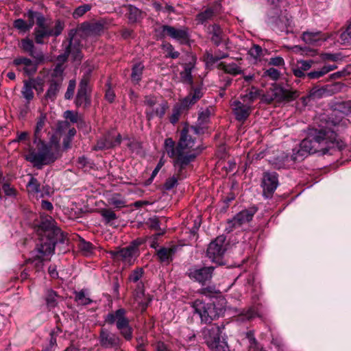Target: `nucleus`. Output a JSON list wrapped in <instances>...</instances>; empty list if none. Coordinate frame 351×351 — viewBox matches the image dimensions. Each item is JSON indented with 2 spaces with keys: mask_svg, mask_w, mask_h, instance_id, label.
Masks as SVG:
<instances>
[{
  "mask_svg": "<svg viewBox=\"0 0 351 351\" xmlns=\"http://www.w3.org/2000/svg\"><path fill=\"white\" fill-rule=\"evenodd\" d=\"M147 241V237L137 238L136 239L132 241L130 243V245L132 247H133L134 250H135L139 254L138 247L141 246V245L145 243Z\"/></svg>",
  "mask_w": 351,
  "mask_h": 351,
  "instance_id": "e2e57ef3",
  "label": "nucleus"
},
{
  "mask_svg": "<svg viewBox=\"0 0 351 351\" xmlns=\"http://www.w3.org/2000/svg\"><path fill=\"white\" fill-rule=\"evenodd\" d=\"M204 95L202 87L192 88L189 91L188 95L185 97L181 101L180 107H175L173 109L172 114L169 118V121L172 124L176 123L181 114V109H188L190 106L194 105Z\"/></svg>",
  "mask_w": 351,
  "mask_h": 351,
  "instance_id": "0eeeda50",
  "label": "nucleus"
},
{
  "mask_svg": "<svg viewBox=\"0 0 351 351\" xmlns=\"http://www.w3.org/2000/svg\"><path fill=\"white\" fill-rule=\"evenodd\" d=\"M35 43L38 45L45 43V38L51 36L48 28H35L34 30Z\"/></svg>",
  "mask_w": 351,
  "mask_h": 351,
  "instance_id": "473e14b6",
  "label": "nucleus"
},
{
  "mask_svg": "<svg viewBox=\"0 0 351 351\" xmlns=\"http://www.w3.org/2000/svg\"><path fill=\"white\" fill-rule=\"evenodd\" d=\"M161 47L167 53V54L165 55L166 58L176 59V58H178L180 56V53L177 51H175L174 47L169 43H167V42L162 43V44L161 45Z\"/></svg>",
  "mask_w": 351,
  "mask_h": 351,
  "instance_id": "4c0bfd02",
  "label": "nucleus"
},
{
  "mask_svg": "<svg viewBox=\"0 0 351 351\" xmlns=\"http://www.w3.org/2000/svg\"><path fill=\"white\" fill-rule=\"evenodd\" d=\"M126 310L120 308L114 312L108 313L104 320L109 324H116L117 328L121 335L128 341L132 338V328L130 326V321L126 315Z\"/></svg>",
  "mask_w": 351,
  "mask_h": 351,
  "instance_id": "39448f33",
  "label": "nucleus"
},
{
  "mask_svg": "<svg viewBox=\"0 0 351 351\" xmlns=\"http://www.w3.org/2000/svg\"><path fill=\"white\" fill-rule=\"evenodd\" d=\"M164 234V232H158L151 237H147V241L152 248L156 249L158 246V238Z\"/></svg>",
  "mask_w": 351,
  "mask_h": 351,
  "instance_id": "052dcab7",
  "label": "nucleus"
},
{
  "mask_svg": "<svg viewBox=\"0 0 351 351\" xmlns=\"http://www.w3.org/2000/svg\"><path fill=\"white\" fill-rule=\"evenodd\" d=\"M247 337L250 342V351H267L265 349L259 348L258 347L257 341L251 332L247 333Z\"/></svg>",
  "mask_w": 351,
  "mask_h": 351,
  "instance_id": "680f3d73",
  "label": "nucleus"
},
{
  "mask_svg": "<svg viewBox=\"0 0 351 351\" xmlns=\"http://www.w3.org/2000/svg\"><path fill=\"white\" fill-rule=\"evenodd\" d=\"M92 8V5L90 4H83L78 7H77L73 14L72 16L75 19H77L81 16H82L87 12L90 10Z\"/></svg>",
  "mask_w": 351,
  "mask_h": 351,
  "instance_id": "a19ab883",
  "label": "nucleus"
},
{
  "mask_svg": "<svg viewBox=\"0 0 351 351\" xmlns=\"http://www.w3.org/2000/svg\"><path fill=\"white\" fill-rule=\"evenodd\" d=\"M189 129H193L194 130V135L197 137V138L199 137V135L204 134L208 128L206 126V125H200L198 123L195 125H189Z\"/></svg>",
  "mask_w": 351,
  "mask_h": 351,
  "instance_id": "13d9d810",
  "label": "nucleus"
},
{
  "mask_svg": "<svg viewBox=\"0 0 351 351\" xmlns=\"http://www.w3.org/2000/svg\"><path fill=\"white\" fill-rule=\"evenodd\" d=\"M215 15V10L213 8H207L204 11L199 12L196 16L198 23L204 24L211 20Z\"/></svg>",
  "mask_w": 351,
  "mask_h": 351,
  "instance_id": "72a5a7b5",
  "label": "nucleus"
},
{
  "mask_svg": "<svg viewBox=\"0 0 351 351\" xmlns=\"http://www.w3.org/2000/svg\"><path fill=\"white\" fill-rule=\"evenodd\" d=\"M79 249L85 254L88 256L93 252V245L91 243L82 239L79 243Z\"/></svg>",
  "mask_w": 351,
  "mask_h": 351,
  "instance_id": "37998d69",
  "label": "nucleus"
},
{
  "mask_svg": "<svg viewBox=\"0 0 351 351\" xmlns=\"http://www.w3.org/2000/svg\"><path fill=\"white\" fill-rule=\"evenodd\" d=\"M60 295L56 291L51 289H46L45 291L44 300L49 311L54 308L58 304Z\"/></svg>",
  "mask_w": 351,
  "mask_h": 351,
  "instance_id": "bb28decb",
  "label": "nucleus"
},
{
  "mask_svg": "<svg viewBox=\"0 0 351 351\" xmlns=\"http://www.w3.org/2000/svg\"><path fill=\"white\" fill-rule=\"evenodd\" d=\"M345 147V143L339 140L335 132L313 130L308 136L301 141L298 147L293 149V154L290 158L286 156L282 162H276L274 166L278 169H286L288 167L287 162L289 160L302 161L309 154L318 152L325 154L330 149H337L340 151Z\"/></svg>",
  "mask_w": 351,
  "mask_h": 351,
  "instance_id": "f257e3e1",
  "label": "nucleus"
},
{
  "mask_svg": "<svg viewBox=\"0 0 351 351\" xmlns=\"http://www.w3.org/2000/svg\"><path fill=\"white\" fill-rule=\"evenodd\" d=\"M225 241L226 237L221 235L217 237L208 245L206 254L213 262L221 264V258L226 252V248L223 246Z\"/></svg>",
  "mask_w": 351,
  "mask_h": 351,
  "instance_id": "ddd939ff",
  "label": "nucleus"
},
{
  "mask_svg": "<svg viewBox=\"0 0 351 351\" xmlns=\"http://www.w3.org/2000/svg\"><path fill=\"white\" fill-rule=\"evenodd\" d=\"M113 147L112 136L111 134H106L99 139L94 146L93 149L95 151L108 149Z\"/></svg>",
  "mask_w": 351,
  "mask_h": 351,
  "instance_id": "7c9ffc66",
  "label": "nucleus"
},
{
  "mask_svg": "<svg viewBox=\"0 0 351 351\" xmlns=\"http://www.w3.org/2000/svg\"><path fill=\"white\" fill-rule=\"evenodd\" d=\"M64 27V24L60 20L56 21L53 29H49L51 36L57 37L62 34Z\"/></svg>",
  "mask_w": 351,
  "mask_h": 351,
  "instance_id": "864d4df0",
  "label": "nucleus"
},
{
  "mask_svg": "<svg viewBox=\"0 0 351 351\" xmlns=\"http://www.w3.org/2000/svg\"><path fill=\"white\" fill-rule=\"evenodd\" d=\"M144 68L142 62H137L132 66L130 77L134 84H138L141 80Z\"/></svg>",
  "mask_w": 351,
  "mask_h": 351,
  "instance_id": "2f4dec72",
  "label": "nucleus"
},
{
  "mask_svg": "<svg viewBox=\"0 0 351 351\" xmlns=\"http://www.w3.org/2000/svg\"><path fill=\"white\" fill-rule=\"evenodd\" d=\"M21 48L24 52L28 53L37 64H41L45 62V58L43 52L36 47L32 40L28 38L22 39Z\"/></svg>",
  "mask_w": 351,
  "mask_h": 351,
  "instance_id": "f3484780",
  "label": "nucleus"
},
{
  "mask_svg": "<svg viewBox=\"0 0 351 351\" xmlns=\"http://www.w3.org/2000/svg\"><path fill=\"white\" fill-rule=\"evenodd\" d=\"M61 80L49 82V87L45 94L44 99L47 101H54L62 87Z\"/></svg>",
  "mask_w": 351,
  "mask_h": 351,
  "instance_id": "393cba45",
  "label": "nucleus"
},
{
  "mask_svg": "<svg viewBox=\"0 0 351 351\" xmlns=\"http://www.w3.org/2000/svg\"><path fill=\"white\" fill-rule=\"evenodd\" d=\"M147 223L148 226L153 230H160V221H159L158 217H156L149 218L148 219Z\"/></svg>",
  "mask_w": 351,
  "mask_h": 351,
  "instance_id": "774afa93",
  "label": "nucleus"
},
{
  "mask_svg": "<svg viewBox=\"0 0 351 351\" xmlns=\"http://www.w3.org/2000/svg\"><path fill=\"white\" fill-rule=\"evenodd\" d=\"M192 69L189 66H186L184 70L180 73L181 80L183 83L193 86V77H192ZM196 87L192 86L191 88H195ZM192 89H191V90Z\"/></svg>",
  "mask_w": 351,
  "mask_h": 351,
  "instance_id": "58836bf2",
  "label": "nucleus"
},
{
  "mask_svg": "<svg viewBox=\"0 0 351 351\" xmlns=\"http://www.w3.org/2000/svg\"><path fill=\"white\" fill-rule=\"evenodd\" d=\"M221 328L216 325L203 330L205 342L211 351H230L227 342L221 339Z\"/></svg>",
  "mask_w": 351,
  "mask_h": 351,
  "instance_id": "423d86ee",
  "label": "nucleus"
},
{
  "mask_svg": "<svg viewBox=\"0 0 351 351\" xmlns=\"http://www.w3.org/2000/svg\"><path fill=\"white\" fill-rule=\"evenodd\" d=\"M278 185V174L276 172L269 171L263 172L261 184L263 197L267 199L271 198Z\"/></svg>",
  "mask_w": 351,
  "mask_h": 351,
  "instance_id": "9b49d317",
  "label": "nucleus"
},
{
  "mask_svg": "<svg viewBox=\"0 0 351 351\" xmlns=\"http://www.w3.org/2000/svg\"><path fill=\"white\" fill-rule=\"evenodd\" d=\"M257 210V208L254 206L248 209L242 210L236 214L232 219L228 221V228L230 229L229 232L251 221Z\"/></svg>",
  "mask_w": 351,
  "mask_h": 351,
  "instance_id": "f8f14e48",
  "label": "nucleus"
},
{
  "mask_svg": "<svg viewBox=\"0 0 351 351\" xmlns=\"http://www.w3.org/2000/svg\"><path fill=\"white\" fill-rule=\"evenodd\" d=\"M197 137L194 135V130L189 128L186 123L180 130V137L177 145L172 138H167L164 142V149L167 156L174 158L173 165L181 178L187 176L186 168L193 162L202 152L204 147L196 146Z\"/></svg>",
  "mask_w": 351,
  "mask_h": 351,
  "instance_id": "f03ea898",
  "label": "nucleus"
},
{
  "mask_svg": "<svg viewBox=\"0 0 351 351\" xmlns=\"http://www.w3.org/2000/svg\"><path fill=\"white\" fill-rule=\"evenodd\" d=\"M74 34L71 32L69 34V41L65 47L64 53L62 56L64 60L71 55L74 61L80 62L82 58L81 47L79 41L73 40Z\"/></svg>",
  "mask_w": 351,
  "mask_h": 351,
  "instance_id": "6ab92c4d",
  "label": "nucleus"
},
{
  "mask_svg": "<svg viewBox=\"0 0 351 351\" xmlns=\"http://www.w3.org/2000/svg\"><path fill=\"white\" fill-rule=\"evenodd\" d=\"M325 92L324 89L317 88L316 87L313 88L308 95V97H311L312 99H319L322 97L324 93Z\"/></svg>",
  "mask_w": 351,
  "mask_h": 351,
  "instance_id": "69168bd1",
  "label": "nucleus"
},
{
  "mask_svg": "<svg viewBox=\"0 0 351 351\" xmlns=\"http://www.w3.org/2000/svg\"><path fill=\"white\" fill-rule=\"evenodd\" d=\"M64 69L60 64H58L56 65L51 73V79L50 81H59L61 80V84L63 82L64 80Z\"/></svg>",
  "mask_w": 351,
  "mask_h": 351,
  "instance_id": "ea45409f",
  "label": "nucleus"
},
{
  "mask_svg": "<svg viewBox=\"0 0 351 351\" xmlns=\"http://www.w3.org/2000/svg\"><path fill=\"white\" fill-rule=\"evenodd\" d=\"M33 90L34 86H32L29 80L23 81V86L21 89V95L25 100L26 106H27L34 98V93Z\"/></svg>",
  "mask_w": 351,
  "mask_h": 351,
  "instance_id": "cd10ccee",
  "label": "nucleus"
},
{
  "mask_svg": "<svg viewBox=\"0 0 351 351\" xmlns=\"http://www.w3.org/2000/svg\"><path fill=\"white\" fill-rule=\"evenodd\" d=\"M75 86H76V82L75 80H69L66 91L64 94L65 99H71L73 98V95H74V91L75 89Z\"/></svg>",
  "mask_w": 351,
  "mask_h": 351,
  "instance_id": "4d7b16f0",
  "label": "nucleus"
},
{
  "mask_svg": "<svg viewBox=\"0 0 351 351\" xmlns=\"http://www.w3.org/2000/svg\"><path fill=\"white\" fill-rule=\"evenodd\" d=\"M32 86H34V89L36 90L37 94H40L44 90V82L40 77L29 78V79Z\"/></svg>",
  "mask_w": 351,
  "mask_h": 351,
  "instance_id": "09e8293b",
  "label": "nucleus"
},
{
  "mask_svg": "<svg viewBox=\"0 0 351 351\" xmlns=\"http://www.w3.org/2000/svg\"><path fill=\"white\" fill-rule=\"evenodd\" d=\"M169 106L167 101L162 102L158 108L152 110H146L145 114L148 121L152 120L155 116L162 119L166 113Z\"/></svg>",
  "mask_w": 351,
  "mask_h": 351,
  "instance_id": "c85d7f7f",
  "label": "nucleus"
},
{
  "mask_svg": "<svg viewBox=\"0 0 351 351\" xmlns=\"http://www.w3.org/2000/svg\"><path fill=\"white\" fill-rule=\"evenodd\" d=\"M209 34L211 35V41L216 46H219L222 43L223 32L219 25L214 24L211 25L210 27Z\"/></svg>",
  "mask_w": 351,
  "mask_h": 351,
  "instance_id": "c756f323",
  "label": "nucleus"
},
{
  "mask_svg": "<svg viewBox=\"0 0 351 351\" xmlns=\"http://www.w3.org/2000/svg\"><path fill=\"white\" fill-rule=\"evenodd\" d=\"M159 260L161 262H169L172 261V258H171L169 255V249L167 247H161L160 248L156 253Z\"/></svg>",
  "mask_w": 351,
  "mask_h": 351,
  "instance_id": "de8ad7c7",
  "label": "nucleus"
},
{
  "mask_svg": "<svg viewBox=\"0 0 351 351\" xmlns=\"http://www.w3.org/2000/svg\"><path fill=\"white\" fill-rule=\"evenodd\" d=\"M214 269L212 266L200 267L194 265L187 270L186 274L191 280L204 285L212 279Z\"/></svg>",
  "mask_w": 351,
  "mask_h": 351,
  "instance_id": "9d476101",
  "label": "nucleus"
},
{
  "mask_svg": "<svg viewBox=\"0 0 351 351\" xmlns=\"http://www.w3.org/2000/svg\"><path fill=\"white\" fill-rule=\"evenodd\" d=\"M13 26L14 28L23 32H26L31 29V23L27 24V23L22 19H16L14 21Z\"/></svg>",
  "mask_w": 351,
  "mask_h": 351,
  "instance_id": "49530a36",
  "label": "nucleus"
},
{
  "mask_svg": "<svg viewBox=\"0 0 351 351\" xmlns=\"http://www.w3.org/2000/svg\"><path fill=\"white\" fill-rule=\"evenodd\" d=\"M13 63L16 66L23 64L25 66L23 68L24 73L27 75H34L36 72L38 65L39 64L34 60L25 57H19L15 58Z\"/></svg>",
  "mask_w": 351,
  "mask_h": 351,
  "instance_id": "5701e85b",
  "label": "nucleus"
},
{
  "mask_svg": "<svg viewBox=\"0 0 351 351\" xmlns=\"http://www.w3.org/2000/svg\"><path fill=\"white\" fill-rule=\"evenodd\" d=\"M210 111L206 109L199 113L197 122L200 125H206L210 121Z\"/></svg>",
  "mask_w": 351,
  "mask_h": 351,
  "instance_id": "603ef678",
  "label": "nucleus"
},
{
  "mask_svg": "<svg viewBox=\"0 0 351 351\" xmlns=\"http://www.w3.org/2000/svg\"><path fill=\"white\" fill-rule=\"evenodd\" d=\"M144 274L143 268L139 267L132 271L129 276V280L133 282H137L142 277Z\"/></svg>",
  "mask_w": 351,
  "mask_h": 351,
  "instance_id": "5fc2aeb1",
  "label": "nucleus"
},
{
  "mask_svg": "<svg viewBox=\"0 0 351 351\" xmlns=\"http://www.w3.org/2000/svg\"><path fill=\"white\" fill-rule=\"evenodd\" d=\"M111 258L116 261H121L125 264L132 265L138 256V252L130 245L127 247L110 251Z\"/></svg>",
  "mask_w": 351,
  "mask_h": 351,
  "instance_id": "2eb2a0df",
  "label": "nucleus"
},
{
  "mask_svg": "<svg viewBox=\"0 0 351 351\" xmlns=\"http://www.w3.org/2000/svg\"><path fill=\"white\" fill-rule=\"evenodd\" d=\"M64 117L69 119L73 123H82L83 119L78 115L77 112H74L72 110H66L64 112Z\"/></svg>",
  "mask_w": 351,
  "mask_h": 351,
  "instance_id": "8fccbe9b",
  "label": "nucleus"
},
{
  "mask_svg": "<svg viewBox=\"0 0 351 351\" xmlns=\"http://www.w3.org/2000/svg\"><path fill=\"white\" fill-rule=\"evenodd\" d=\"M99 341L100 345L105 348L117 349L121 346V339L119 337L106 328L101 329Z\"/></svg>",
  "mask_w": 351,
  "mask_h": 351,
  "instance_id": "a211bd4d",
  "label": "nucleus"
},
{
  "mask_svg": "<svg viewBox=\"0 0 351 351\" xmlns=\"http://www.w3.org/2000/svg\"><path fill=\"white\" fill-rule=\"evenodd\" d=\"M89 74L88 73L83 75L80 82L79 88L75 99V104L77 107L83 106L86 108L90 104V99L88 95V91L89 90Z\"/></svg>",
  "mask_w": 351,
  "mask_h": 351,
  "instance_id": "4468645a",
  "label": "nucleus"
},
{
  "mask_svg": "<svg viewBox=\"0 0 351 351\" xmlns=\"http://www.w3.org/2000/svg\"><path fill=\"white\" fill-rule=\"evenodd\" d=\"M75 301L80 305H88L93 302V300L87 296L85 290L80 291H75Z\"/></svg>",
  "mask_w": 351,
  "mask_h": 351,
  "instance_id": "c9c22d12",
  "label": "nucleus"
},
{
  "mask_svg": "<svg viewBox=\"0 0 351 351\" xmlns=\"http://www.w3.org/2000/svg\"><path fill=\"white\" fill-rule=\"evenodd\" d=\"M38 232L43 237L34 250L28 263H33L36 271L43 269L44 263L50 261L53 254L56 243H64L66 237L62 230L56 226L54 219L48 215H41Z\"/></svg>",
  "mask_w": 351,
  "mask_h": 351,
  "instance_id": "7ed1b4c3",
  "label": "nucleus"
},
{
  "mask_svg": "<svg viewBox=\"0 0 351 351\" xmlns=\"http://www.w3.org/2000/svg\"><path fill=\"white\" fill-rule=\"evenodd\" d=\"M163 36H169L170 38L179 41L180 43H186L189 38L187 28L176 29L173 26L165 25L162 26Z\"/></svg>",
  "mask_w": 351,
  "mask_h": 351,
  "instance_id": "aec40b11",
  "label": "nucleus"
},
{
  "mask_svg": "<svg viewBox=\"0 0 351 351\" xmlns=\"http://www.w3.org/2000/svg\"><path fill=\"white\" fill-rule=\"evenodd\" d=\"M104 25L105 23L102 21L84 22L81 24L80 29L86 36H98L104 32Z\"/></svg>",
  "mask_w": 351,
  "mask_h": 351,
  "instance_id": "4be33fe9",
  "label": "nucleus"
},
{
  "mask_svg": "<svg viewBox=\"0 0 351 351\" xmlns=\"http://www.w3.org/2000/svg\"><path fill=\"white\" fill-rule=\"evenodd\" d=\"M176 175L173 176L171 178H169L166 180L165 182L163 184V189L166 191H170L173 189L178 184V180H182L186 177L181 178V176H178L177 173V171L175 169Z\"/></svg>",
  "mask_w": 351,
  "mask_h": 351,
  "instance_id": "e433bc0d",
  "label": "nucleus"
},
{
  "mask_svg": "<svg viewBox=\"0 0 351 351\" xmlns=\"http://www.w3.org/2000/svg\"><path fill=\"white\" fill-rule=\"evenodd\" d=\"M232 106H234L232 110L237 121L243 122L250 116L252 110L250 105L244 104L239 101H234Z\"/></svg>",
  "mask_w": 351,
  "mask_h": 351,
  "instance_id": "412c9836",
  "label": "nucleus"
},
{
  "mask_svg": "<svg viewBox=\"0 0 351 351\" xmlns=\"http://www.w3.org/2000/svg\"><path fill=\"white\" fill-rule=\"evenodd\" d=\"M282 0H268V2L274 5L273 9L274 10V13L277 15L276 17L275 16H271V23H276L277 25H279L278 21L279 19V13L277 10V7L278 6V4L282 1Z\"/></svg>",
  "mask_w": 351,
  "mask_h": 351,
  "instance_id": "bf43d9fd",
  "label": "nucleus"
},
{
  "mask_svg": "<svg viewBox=\"0 0 351 351\" xmlns=\"http://www.w3.org/2000/svg\"><path fill=\"white\" fill-rule=\"evenodd\" d=\"M21 48L24 52L28 53L37 64H41L45 62V58L43 52L36 47L32 40L28 38L22 39Z\"/></svg>",
  "mask_w": 351,
  "mask_h": 351,
  "instance_id": "dca6fc26",
  "label": "nucleus"
},
{
  "mask_svg": "<svg viewBox=\"0 0 351 351\" xmlns=\"http://www.w3.org/2000/svg\"><path fill=\"white\" fill-rule=\"evenodd\" d=\"M342 44H351V22L339 36Z\"/></svg>",
  "mask_w": 351,
  "mask_h": 351,
  "instance_id": "c03bdc74",
  "label": "nucleus"
},
{
  "mask_svg": "<svg viewBox=\"0 0 351 351\" xmlns=\"http://www.w3.org/2000/svg\"><path fill=\"white\" fill-rule=\"evenodd\" d=\"M302 39L306 44L313 46H317L320 42L326 40L324 35L320 31L304 32L302 34Z\"/></svg>",
  "mask_w": 351,
  "mask_h": 351,
  "instance_id": "b1692460",
  "label": "nucleus"
},
{
  "mask_svg": "<svg viewBox=\"0 0 351 351\" xmlns=\"http://www.w3.org/2000/svg\"><path fill=\"white\" fill-rule=\"evenodd\" d=\"M262 48L258 45H254L249 50V54L254 59H258L262 55Z\"/></svg>",
  "mask_w": 351,
  "mask_h": 351,
  "instance_id": "0e129e2a",
  "label": "nucleus"
},
{
  "mask_svg": "<svg viewBox=\"0 0 351 351\" xmlns=\"http://www.w3.org/2000/svg\"><path fill=\"white\" fill-rule=\"evenodd\" d=\"M280 72L273 67H271L265 71L263 76L268 77L272 80H277L280 77Z\"/></svg>",
  "mask_w": 351,
  "mask_h": 351,
  "instance_id": "6e6d98bb",
  "label": "nucleus"
},
{
  "mask_svg": "<svg viewBox=\"0 0 351 351\" xmlns=\"http://www.w3.org/2000/svg\"><path fill=\"white\" fill-rule=\"evenodd\" d=\"M219 67L225 73L233 75L241 74L242 73V70L241 69V68L236 63L234 62L230 64L221 62L219 64Z\"/></svg>",
  "mask_w": 351,
  "mask_h": 351,
  "instance_id": "f704fd0d",
  "label": "nucleus"
},
{
  "mask_svg": "<svg viewBox=\"0 0 351 351\" xmlns=\"http://www.w3.org/2000/svg\"><path fill=\"white\" fill-rule=\"evenodd\" d=\"M2 189L5 195L9 197H15L16 195V189L11 186L8 183H3L2 185Z\"/></svg>",
  "mask_w": 351,
  "mask_h": 351,
  "instance_id": "338daca9",
  "label": "nucleus"
},
{
  "mask_svg": "<svg viewBox=\"0 0 351 351\" xmlns=\"http://www.w3.org/2000/svg\"><path fill=\"white\" fill-rule=\"evenodd\" d=\"M258 95L259 93L258 90H256L254 87H252V90L249 93L242 95L241 98L243 100V101H248L252 103L258 98Z\"/></svg>",
  "mask_w": 351,
  "mask_h": 351,
  "instance_id": "3c124183",
  "label": "nucleus"
},
{
  "mask_svg": "<svg viewBox=\"0 0 351 351\" xmlns=\"http://www.w3.org/2000/svg\"><path fill=\"white\" fill-rule=\"evenodd\" d=\"M299 97L297 90L286 89L282 86H276L271 89L265 95V100L269 103L276 101L277 102H289Z\"/></svg>",
  "mask_w": 351,
  "mask_h": 351,
  "instance_id": "1a4fd4ad",
  "label": "nucleus"
},
{
  "mask_svg": "<svg viewBox=\"0 0 351 351\" xmlns=\"http://www.w3.org/2000/svg\"><path fill=\"white\" fill-rule=\"evenodd\" d=\"M194 312L199 316L201 321L205 324H210L219 317V313L213 303H205L202 300H196L193 302Z\"/></svg>",
  "mask_w": 351,
  "mask_h": 351,
  "instance_id": "6e6552de",
  "label": "nucleus"
},
{
  "mask_svg": "<svg viewBox=\"0 0 351 351\" xmlns=\"http://www.w3.org/2000/svg\"><path fill=\"white\" fill-rule=\"evenodd\" d=\"M28 193L32 196L38 198H43V192L41 191L40 183L39 181L31 176L30 178L26 185Z\"/></svg>",
  "mask_w": 351,
  "mask_h": 351,
  "instance_id": "a878e982",
  "label": "nucleus"
},
{
  "mask_svg": "<svg viewBox=\"0 0 351 351\" xmlns=\"http://www.w3.org/2000/svg\"><path fill=\"white\" fill-rule=\"evenodd\" d=\"M141 16V11L135 6L130 5L128 19L132 23L136 22Z\"/></svg>",
  "mask_w": 351,
  "mask_h": 351,
  "instance_id": "a18cd8bd",
  "label": "nucleus"
},
{
  "mask_svg": "<svg viewBox=\"0 0 351 351\" xmlns=\"http://www.w3.org/2000/svg\"><path fill=\"white\" fill-rule=\"evenodd\" d=\"M46 121V114L41 113L37 119L34 134L33 143L36 147L29 148L28 154L25 156V160L38 169L53 163L60 156L58 143L53 145L51 142L46 143L41 138V131Z\"/></svg>",
  "mask_w": 351,
  "mask_h": 351,
  "instance_id": "20e7f679",
  "label": "nucleus"
},
{
  "mask_svg": "<svg viewBox=\"0 0 351 351\" xmlns=\"http://www.w3.org/2000/svg\"><path fill=\"white\" fill-rule=\"evenodd\" d=\"M100 214L106 223H109L117 218L115 213L110 209H101Z\"/></svg>",
  "mask_w": 351,
  "mask_h": 351,
  "instance_id": "79ce46f5",
  "label": "nucleus"
}]
</instances>
